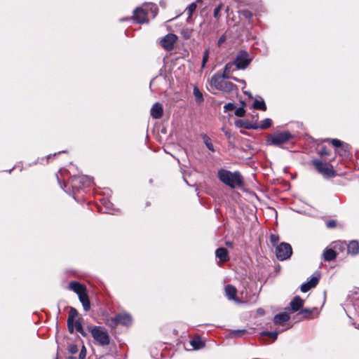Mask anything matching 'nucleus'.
<instances>
[{"label": "nucleus", "mask_w": 359, "mask_h": 359, "mask_svg": "<svg viewBox=\"0 0 359 359\" xmlns=\"http://www.w3.org/2000/svg\"><path fill=\"white\" fill-rule=\"evenodd\" d=\"M226 38L225 35L221 36L217 42L218 46H220L226 41Z\"/></svg>", "instance_id": "48"}, {"label": "nucleus", "mask_w": 359, "mask_h": 359, "mask_svg": "<svg viewBox=\"0 0 359 359\" xmlns=\"http://www.w3.org/2000/svg\"><path fill=\"white\" fill-rule=\"evenodd\" d=\"M291 138L289 133L283 132L276 134L271 137L270 140L274 145H280L288 141Z\"/></svg>", "instance_id": "8"}, {"label": "nucleus", "mask_w": 359, "mask_h": 359, "mask_svg": "<svg viewBox=\"0 0 359 359\" xmlns=\"http://www.w3.org/2000/svg\"><path fill=\"white\" fill-rule=\"evenodd\" d=\"M75 329L76 330L79 332H81L82 331V325L81 324V323L79 321V320H75Z\"/></svg>", "instance_id": "46"}, {"label": "nucleus", "mask_w": 359, "mask_h": 359, "mask_svg": "<svg viewBox=\"0 0 359 359\" xmlns=\"http://www.w3.org/2000/svg\"><path fill=\"white\" fill-rule=\"evenodd\" d=\"M191 32L189 29H184L182 30V34L185 39H189L191 36Z\"/></svg>", "instance_id": "39"}, {"label": "nucleus", "mask_w": 359, "mask_h": 359, "mask_svg": "<svg viewBox=\"0 0 359 359\" xmlns=\"http://www.w3.org/2000/svg\"><path fill=\"white\" fill-rule=\"evenodd\" d=\"M69 289L79 294L86 290V287L76 281H72L69 284Z\"/></svg>", "instance_id": "19"}, {"label": "nucleus", "mask_w": 359, "mask_h": 359, "mask_svg": "<svg viewBox=\"0 0 359 359\" xmlns=\"http://www.w3.org/2000/svg\"><path fill=\"white\" fill-rule=\"evenodd\" d=\"M341 244L347 246L348 253L352 255H356L359 253V242L356 240H353L346 244V243H341Z\"/></svg>", "instance_id": "9"}, {"label": "nucleus", "mask_w": 359, "mask_h": 359, "mask_svg": "<svg viewBox=\"0 0 359 359\" xmlns=\"http://www.w3.org/2000/svg\"><path fill=\"white\" fill-rule=\"evenodd\" d=\"M201 0H197L198 2L201 1Z\"/></svg>", "instance_id": "53"}, {"label": "nucleus", "mask_w": 359, "mask_h": 359, "mask_svg": "<svg viewBox=\"0 0 359 359\" xmlns=\"http://www.w3.org/2000/svg\"><path fill=\"white\" fill-rule=\"evenodd\" d=\"M337 225V222L334 219L329 220L326 222V226L327 228H334Z\"/></svg>", "instance_id": "42"}, {"label": "nucleus", "mask_w": 359, "mask_h": 359, "mask_svg": "<svg viewBox=\"0 0 359 359\" xmlns=\"http://www.w3.org/2000/svg\"><path fill=\"white\" fill-rule=\"evenodd\" d=\"M203 142H204L205 144L208 148V149L210 150L211 151H215L214 147L211 142L210 138L208 136H207L206 135H203Z\"/></svg>", "instance_id": "27"}, {"label": "nucleus", "mask_w": 359, "mask_h": 359, "mask_svg": "<svg viewBox=\"0 0 359 359\" xmlns=\"http://www.w3.org/2000/svg\"><path fill=\"white\" fill-rule=\"evenodd\" d=\"M88 330L99 345L104 346L110 344L109 335L104 327L100 326H88Z\"/></svg>", "instance_id": "2"}, {"label": "nucleus", "mask_w": 359, "mask_h": 359, "mask_svg": "<svg viewBox=\"0 0 359 359\" xmlns=\"http://www.w3.org/2000/svg\"><path fill=\"white\" fill-rule=\"evenodd\" d=\"M194 95L197 103L200 104L203 102V94L197 87L194 88Z\"/></svg>", "instance_id": "24"}, {"label": "nucleus", "mask_w": 359, "mask_h": 359, "mask_svg": "<svg viewBox=\"0 0 359 359\" xmlns=\"http://www.w3.org/2000/svg\"><path fill=\"white\" fill-rule=\"evenodd\" d=\"M319 154L321 155V156H327L330 154V152L328 151V150L326 149L325 147H322L320 150H319Z\"/></svg>", "instance_id": "40"}, {"label": "nucleus", "mask_w": 359, "mask_h": 359, "mask_svg": "<svg viewBox=\"0 0 359 359\" xmlns=\"http://www.w3.org/2000/svg\"><path fill=\"white\" fill-rule=\"evenodd\" d=\"M229 74H229V72H225V71L224 70V72H223L222 75V76H221V79H229V78H230Z\"/></svg>", "instance_id": "49"}, {"label": "nucleus", "mask_w": 359, "mask_h": 359, "mask_svg": "<svg viewBox=\"0 0 359 359\" xmlns=\"http://www.w3.org/2000/svg\"><path fill=\"white\" fill-rule=\"evenodd\" d=\"M163 114V109L159 102L155 103L151 109V116L156 119L161 118Z\"/></svg>", "instance_id": "10"}, {"label": "nucleus", "mask_w": 359, "mask_h": 359, "mask_svg": "<svg viewBox=\"0 0 359 359\" xmlns=\"http://www.w3.org/2000/svg\"><path fill=\"white\" fill-rule=\"evenodd\" d=\"M323 255L325 261L330 262L336 258L337 253L332 249H326Z\"/></svg>", "instance_id": "20"}, {"label": "nucleus", "mask_w": 359, "mask_h": 359, "mask_svg": "<svg viewBox=\"0 0 359 359\" xmlns=\"http://www.w3.org/2000/svg\"><path fill=\"white\" fill-rule=\"evenodd\" d=\"M292 254L291 245L287 243H281L276 248V255L278 259L283 261L289 259Z\"/></svg>", "instance_id": "3"}, {"label": "nucleus", "mask_w": 359, "mask_h": 359, "mask_svg": "<svg viewBox=\"0 0 359 359\" xmlns=\"http://www.w3.org/2000/svg\"><path fill=\"white\" fill-rule=\"evenodd\" d=\"M67 359H76V358L74 356H69L67 357Z\"/></svg>", "instance_id": "52"}, {"label": "nucleus", "mask_w": 359, "mask_h": 359, "mask_svg": "<svg viewBox=\"0 0 359 359\" xmlns=\"http://www.w3.org/2000/svg\"><path fill=\"white\" fill-rule=\"evenodd\" d=\"M80 334H81L83 336H86V334L85 333L83 329L82 328V331L81 332H79Z\"/></svg>", "instance_id": "51"}, {"label": "nucleus", "mask_w": 359, "mask_h": 359, "mask_svg": "<svg viewBox=\"0 0 359 359\" xmlns=\"http://www.w3.org/2000/svg\"><path fill=\"white\" fill-rule=\"evenodd\" d=\"M318 283V278L313 277L309 282L305 283L302 285L301 291L302 292H306L311 288L315 287L317 285Z\"/></svg>", "instance_id": "15"}, {"label": "nucleus", "mask_w": 359, "mask_h": 359, "mask_svg": "<svg viewBox=\"0 0 359 359\" xmlns=\"http://www.w3.org/2000/svg\"><path fill=\"white\" fill-rule=\"evenodd\" d=\"M279 241V237L275 234H271L270 236V242L273 246H277Z\"/></svg>", "instance_id": "31"}, {"label": "nucleus", "mask_w": 359, "mask_h": 359, "mask_svg": "<svg viewBox=\"0 0 359 359\" xmlns=\"http://www.w3.org/2000/svg\"><path fill=\"white\" fill-rule=\"evenodd\" d=\"M224 108L225 111H231L235 109V106L232 103H228L224 107Z\"/></svg>", "instance_id": "45"}, {"label": "nucleus", "mask_w": 359, "mask_h": 359, "mask_svg": "<svg viewBox=\"0 0 359 359\" xmlns=\"http://www.w3.org/2000/svg\"><path fill=\"white\" fill-rule=\"evenodd\" d=\"M235 124L237 127L238 128H245L246 129H250V128H256L257 127H255L253 126H252L251 124L250 123H245L243 122V121L242 120H238L235 122Z\"/></svg>", "instance_id": "26"}, {"label": "nucleus", "mask_w": 359, "mask_h": 359, "mask_svg": "<svg viewBox=\"0 0 359 359\" xmlns=\"http://www.w3.org/2000/svg\"><path fill=\"white\" fill-rule=\"evenodd\" d=\"M225 294L229 300H233L236 302H240L236 298L237 290L232 285H227L225 287Z\"/></svg>", "instance_id": "12"}, {"label": "nucleus", "mask_w": 359, "mask_h": 359, "mask_svg": "<svg viewBox=\"0 0 359 359\" xmlns=\"http://www.w3.org/2000/svg\"><path fill=\"white\" fill-rule=\"evenodd\" d=\"M245 332V330H234L232 332H231V335L233 337H240L241 335H242L243 334H244Z\"/></svg>", "instance_id": "35"}, {"label": "nucleus", "mask_w": 359, "mask_h": 359, "mask_svg": "<svg viewBox=\"0 0 359 359\" xmlns=\"http://www.w3.org/2000/svg\"><path fill=\"white\" fill-rule=\"evenodd\" d=\"M313 164L316 170L323 175L332 177L335 176V172L331 165H328L319 160H314Z\"/></svg>", "instance_id": "4"}, {"label": "nucleus", "mask_w": 359, "mask_h": 359, "mask_svg": "<svg viewBox=\"0 0 359 359\" xmlns=\"http://www.w3.org/2000/svg\"><path fill=\"white\" fill-rule=\"evenodd\" d=\"M328 141H330L332 143V144L335 147H342L341 150H342L343 153H341L339 150H337L336 153L339 154L340 155H345L346 150L344 149V147H342L343 142L341 140H339L338 139H332V140H328Z\"/></svg>", "instance_id": "21"}, {"label": "nucleus", "mask_w": 359, "mask_h": 359, "mask_svg": "<svg viewBox=\"0 0 359 359\" xmlns=\"http://www.w3.org/2000/svg\"><path fill=\"white\" fill-rule=\"evenodd\" d=\"M209 58V49H206L203 53V61H202V68H203L205 65V63L208 62Z\"/></svg>", "instance_id": "33"}, {"label": "nucleus", "mask_w": 359, "mask_h": 359, "mask_svg": "<svg viewBox=\"0 0 359 359\" xmlns=\"http://www.w3.org/2000/svg\"><path fill=\"white\" fill-rule=\"evenodd\" d=\"M196 8V3H192L186 9V11H187L188 14H189V17H188V19L187 20H189V18H191V15L192 13L195 11Z\"/></svg>", "instance_id": "30"}, {"label": "nucleus", "mask_w": 359, "mask_h": 359, "mask_svg": "<svg viewBox=\"0 0 359 359\" xmlns=\"http://www.w3.org/2000/svg\"><path fill=\"white\" fill-rule=\"evenodd\" d=\"M222 9V4H219L218 6H217L214 10V17L217 18L219 17V11Z\"/></svg>", "instance_id": "44"}, {"label": "nucleus", "mask_w": 359, "mask_h": 359, "mask_svg": "<svg viewBox=\"0 0 359 359\" xmlns=\"http://www.w3.org/2000/svg\"><path fill=\"white\" fill-rule=\"evenodd\" d=\"M241 14L248 19H250V18L252 16V14L250 11L248 10H243L241 11Z\"/></svg>", "instance_id": "41"}, {"label": "nucleus", "mask_w": 359, "mask_h": 359, "mask_svg": "<svg viewBox=\"0 0 359 359\" xmlns=\"http://www.w3.org/2000/svg\"><path fill=\"white\" fill-rule=\"evenodd\" d=\"M211 85L219 90L230 91L233 87V84L230 82L224 81L219 75H215L211 78Z\"/></svg>", "instance_id": "5"}, {"label": "nucleus", "mask_w": 359, "mask_h": 359, "mask_svg": "<svg viewBox=\"0 0 359 359\" xmlns=\"http://www.w3.org/2000/svg\"><path fill=\"white\" fill-rule=\"evenodd\" d=\"M68 351L72 354H75L78 352V347L75 344H70L68 347Z\"/></svg>", "instance_id": "36"}, {"label": "nucleus", "mask_w": 359, "mask_h": 359, "mask_svg": "<svg viewBox=\"0 0 359 359\" xmlns=\"http://www.w3.org/2000/svg\"><path fill=\"white\" fill-rule=\"evenodd\" d=\"M253 107L256 109H259L262 111L266 110V106L262 98L260 100L255 99L253 103Z\"/></svg>", "instance_id": "22"}, {"label": "nucleus", "mask_w": 359, "mask_h": 359, "mask_svg": "<svg viewBox=\"0 0 359 359\" xmlns=\"http://www.w3.org/2000/svg\"><path fill=\"white\" fill-rule=\"evenodd\" d=\"M177 40V36L174 34H168L161 40V46L166 50H171Z\"/></svg>", "instance_id": "7"}, {"label": "nucleus", "mask_w": 359, "mask_h": 359, "mask_svg": "<svg viewBox=\"0 0 359 359\" xmlns=\"http://www.w3.org/2000/svg\"><path fill=\"white\" fill-rule=\"evenodd\" d=\"M218 177L221 182L232 189L243 185V177L239 172H231L229 170L221 169L218 171Z\"/></svg>", "instance_id": "1"}, {"label": "nucleus", "mask_w": 359, "mask_h": 359, "mask_svg": "<svg viewBox=\"0 0 359 359\" xmlns=\"http://www.w3.org/2000/svg\"><path fill=\"white\" fill-rule=\"evenodd\" d=\"M272 121L270 118H265L261 121L259 128L262 129H266L271 126Z\"/></svg>", "instance_id": "29"}, {"label": "nucleus", "mask_w": 359, "mask_h": 359, "mask_svg": "<svg viewBox=\"0 0 359 359\" xmlns=\"http://www.w3.org/2000/svg\"><path fill=\"white\" fill-rule=\"evenodd\" d=\"M117 320L118 325H123L128 326L131 324L132 323V318L131 316L126 313H120L116 314Z\"/></svg>", "instance_id": "13"}, {"label": "nucleus", "mask_w": 359, "mask_h": 359, "mask_svg": "<svg viewBox=\"0 0 359 359\" xmlns=\"http://www.w3.org/2000/svg\"><path fill=\"white\" fill-rule=\"evenodd\" d=\"M133 18L138 23H144L147 22V13L144 10L141 8H137L134 11Z\"/></svg>", "instance_id": "11"}, {"label": "nucleus", "mask_w": 359, "mask_h": 359, "mask_svg": "<svg viewBox=\"0 0 359 359\" xmlns=\"http://www.w3.org/2000/svg\"><path fill=\"white\" fill-rule=\"evenodd\" d=\"M263 336H268L270 338L273 339V341H275L277 339L278 337V332H263L262 333Z\"/></svg>", "instance_id": "32"}, {"label": "nucleus", "mask_w": 359, "mask_h": 359, "mask_svg": "<svg viewBox=\"0 0 359 359\" xmlns=\"http://www.w3.org/2000/svg\"><path fill=\"white\" fill-rule=\"evenodd\" d=\"M216 257L219 259L220 262H226L229 259L228 251L224 248H219L215 252Z\"/></svg>", "instance_id": "17"}, {"label": "nucleus", "mask_w": 359, "mask_h": 359, "mask_svg": "<svg viewBox=\"0 0 359 359\" xmlns=\"http://www.w3.org/2000/svg\"><path fill=\"white\" fill-rule=\"evenodd\" d=\"M289 319V314L283 312L276 315L273 318V322L275 324L281 325L283 323L287 322Z\"/></svg>", "instance_id": "18"}, {"label": "nucleus", "mask_w": 359, "mask_h": 359, "mask_svg": "<svg viewBox=\"0 0 359 359\" xmlns=\"http://www.w3.org/2000/svg\"><path fill=\"white\" fill-rule=\"evenodd\" d=\"M226 245L229 247V248H232L233 247V243L232 242H230V241H226Z\"/></svg>", "instance_id": "50"}, {"label": "nucleus", "mask_w": 359, "mask_h": 359, "mask_svg": "<svg viewBox=\"0 0 359 359\" xmlns=\"http://www.w3.org/2000/svg\"><path fill=\"white\" fill-rule=\"evenodd\" d=\"M194 349H200L204 346V343L199 338H194L190 341Z\"/></svg>", "instance_id": "23"}, {"label": "nucleus", "mask_w": 359, "mask_h": 359, "mask_svg": "<svg viewBox=\"0 0 359 359\" xmlns=\"http://www.w3.org/2000/svg\"><path fill=\"white\" fill-rule=\"evenodd\" d=\"M86 356V349L84 346H83L80 353H79V359H85Z\"/></svg>", "instance_id": "43"}, {"label": "nucleus", "mask_w": 359, "mask_h": 359, "mask_svg": "<svg viewBox=\"0 0 359 359\" xmlns=\"http://www.w3.org/2000/svg\"><path fill=\"white\" fill-rule=\"evenodd\" d=\"M75 321H68L67 320V326H68V330L69 331V332L71 333H73L74 331V329H75Z\"/></svg>", "instance_id": "38"}, {"label": "nucleus", "mask_w": 359, "mask_h": 359, "mask_svg": "<svg viewBox=\"0 0 359 359\" xmlns=\"http://www.w3.org/2000/svg\"><path fill=\"white\" fill-rule=\"evenodd\" d=\"M311 313H312V311L309 309H302L300 310V312H299L300 314L306 313L308 315L311 314Z\"/></svg>", "instance_id": "47"}, {"label": "nucleus", "mask_w": 359, "mask_h": 359, "mask_svg": "<svg viewBox=\"0 0 359 359\" xmlns=\"http://www.w3.org/2000/svg\"><path fill=\"white\" fill-rule=\"evenodd\" d=\"M80 302L82 303L83 309L88 311L90 308V304L88 296L86 293V289L78 294Z\"/></svg>", "instance_id": "14"}, {"label": "nucleus", "mask_w": 359, "mask_h": 359, "mask_svg": "<svg viewBox=\"0 0 359 359\" xmlns=\"http://www.w3.org/2000/svg\"><path fill=\"white\" fill-rule=\"evenodd\" d=\"M105 323L109 327L115 328L118 325L116 315L114 317L107 318Z\"/></svg>", "instance_id": "25"}, {"label": "nucleus", "mask_w": 359, "mask_h": 359, "mask_svg": "<svg viewBox=\"0 0 359 359\" xmlns=\"http://www.w3.org/2000/svg\"><path fill=\"white\" fill-rule=\"evenodd\" d=\"M235 115L238 117H243L245 115V111L243 107H238L235 110Z\"/></svg>", "instance_id": "34"}, {"label": "nucleus", "mask_w": 359, "mask_h": 359, "mask_svg": "<svg viewBox=\"0 0 359 359\" xmlns=\"http://www.w3.org/2000/svg\"><path fill=\"white\" fill-rule=\"evenodd\" d=\"M251 59L249 58V55L246 51H240L234 61L235 65L237 69H245L250 64Z\"/></svg>", "instance_id": "6"}, {"label": "nucleus", "mask_w": 359, "mask_h": 359, "mask_svg": "<svg viewBox=\"0 0 359 359\" xmlns=\"http://www.w3.org/2000/svg\"><path fill=\"white\" fill-rule=\"evenodd\" d=\"M303 304L304 300L299 296L295 297L290 302L292 311L295 312L300 310Z\"/></svg>", "instance_id": "16"}, {"label": "nucleus", "mask_w": 359, "mask_h": 359, "mask_svg": "<svg viewBox=\"0 0 359 359\" xmlns=\"http://www.w3.org/2000/svg\"><path fill=\"white\" fill-rule=\"evenodd\" d=\"M235 65V63L234 62H229L227 63L225 67H224V71L226 72H229V74L231 73V70H232V68Z\"/></svg>", "instance_id": "37"}, {"label": "nucleus", "mask_w": 359, "mask_h": 359, "mask_svg": "<svg viewBox=\"0 0 359 359\" xmlns=\"http://www.w3.org/2000/svg\"><path fill=\"white\" fill-rule=\"evenodd\" d=\"M78 316V311L74 308H71L69 312L68 321H75Z\"/></svg>", "instance_id": "28"}]
</instances>
